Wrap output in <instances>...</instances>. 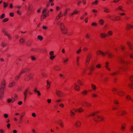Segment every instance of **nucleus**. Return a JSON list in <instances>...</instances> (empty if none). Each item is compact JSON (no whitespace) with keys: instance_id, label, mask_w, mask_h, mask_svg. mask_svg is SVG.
<instances>
[{"instance_id":"nucleus-55","label":"nucleus","mask_w":133,"mask_h":133,"mask_svg":"<svg viewBox=\"0 0 133 133\" xmlns=\"http://www.w3.org/2000/svg\"><path fill=\"white\" fill-rule=\"evenodd\" d=\"M126 98L128 100H131V97L129 95H127L126 96Z\"/></svg>"},{"instance_id":"nucleus-44","label":"nucleus","mask_w":133,"mask_h":133,"mask_svg":"<svg viewBox=\"0 0 133 133\" xmlns=\"http://www.w3.org/2000/svg\"><path fill=\"white\" fill-rule=\"evenodd\" d=\"M126 126L125 125L123 124L121 127V129L122 130L124 131L125 129V127Z\"/></svg>"},{"instance_id":"nucleus-3","label":"nucleus","mask_w":133,"mask_h":133,"mask_svg":"<svg viewBox=\"0 0 133 133\" xmlns=\"http://www.w3.org/2000/svg\"><path fill=\"white\" fill-rule=\"evenodd\" d=\"M122 68L120 66H118L117 67V68H114L113 69V71H112V73L111 75L113 76H114L117 74V73L119 72V71L118 70V69H120Z\"/></svg>"},{"instance_id":"nucleus-5","label":"nucleus","mask_w":133,"mask_h":133,"mask_svg":"<svg viewBox=\"0 0 133 133\" xmlns=\"http://www.w3.org/2000/svg\"><path fill=\"white\" fill-rule=\"evenodd\" d=\"M93 119L95 121L97 122L99 121L103 120L104 119V118L102 117L96 116V117H93Z\"/></svg>"},{"instance_id":"nucleus-58","label":"nucleus","mask_w":133,"mask_h":133,"mask_svg":"<svg viewBox=\"0 0 133 133\" xmlns=\"http://www.w3.org/2000/svg\"><path fill=\"white\" fill-rule=\"evenodd\" d=\"M45 18L43 15H42L41 17V20L42 21Z\"/></svg>"},{"instance_id":"nucleus-64","label":"nucleus","mask_w":133,"mask_h":133,"mask_svg":"<svg viewBox=\"0 0 133 133\" xmlns=\"http://www.w3.org/2000/svg\"><path fill=\"white\" fill-rule=\"evenodd\" d=\"M81 49H79L77 51L76 53L77 54H79L81 52Z\"/></svg>"},{"instance_id":"nucleus-6","label":"nucleus","mask_w":133,"mask_h":133,"mask_svg":"<svg viewBox=\"0 0 133 133\" xmlns=\"http://www.w3.org/2000/svg\"><path fill=\"white\" fill-rule=\"evenodd\" d=\"M91 57V54H88L87 55L85 61V65H88L89 63Z\"/></svg>"},{"instance_id":"nucleus-22","label":"nucleus","mask_w":133,"mask_h":133,"mask_svg":"<svg viewBox=\"0 0 133 133\" xmlns=\"http://www.w3.org/2000/svg\"><path fill=\"white\" fill-rule=\"evenodd\" d=\"M54 69L55 70L58 71L61 70V67L59 66H56L54 67Z\"/></svg>"},{"instance_id":"nucleus-59","label":"nucleus","mask_w":133,"mask_h":133,"mask_svg":"<svg viewBox=\"0 0 133 133\" xmlns=\"http://www.w3.org/2000/svg\"><path fill=\"white\" fill-rule=\"evenodd\" d=\"M55 57V56H50V58L51 60H52V59H54Z\"/></svg>"},{"instance_id":"nucleus-37","label":"nucleus","mask_w":133,"mask_h":133,"mask_svg":"<svg viewBox=\"0 0 133 133\" xmlns=\"http://www.w3.org/2000/svg\"><path fill=\"white\" fill-rule=\"evenodd\" d=\"M99 22L101 25L103 24L104 21H103L102 19H100L99 21Z\"/></svg>"},{"instance_id":"nucleus-38","label":"nucleus","mask_w":133,"mask_h":133,"mask_svg":"<svg viewBox=\"0 0 133 133\" xmlns=\"http://www.w3.org/2000/svg\"><path fill=\"white\" fill-rule=\"evenodd\" d=\"M98 2V1L97 0H96L94 2L92 3V4L93 5H96L97 4Z\"/></svg>"},{"instance_id":"nucleus-49","label":"nucleus","mask_w":133,"mask_h":133,"mask_svg":"<svg viewBox=\"0 0 133 133\" xmlns=\"http://www.w3.org/2000/svg\"><path fill=\"white\" fill-rule=\"evenodd\" d=\"M127 44L128 45L130 46V49L131 50L132 48V47L131 46V43L130 42H128L127 43Z\"/></svg>"},{"instance_id":"nucleus-34","label":"nucleus","mask_w":133,"mask_h":133,"mask_svg":"<svg viewBox=\"0 0 133 133\" xmlns=\"http://www.w3.org/2000/svg\"><path fill=\"white\" fill-rule=\"evenodd\" d=\"M92 12H93L95 13L94 16H96V14L98 12L95 9H94L92 10Z\"/></svg>"},{"instance_id":"nucleus-18","label":"nucleus","mask_w":133,"mask_h":133,"mask_svg":"<svg viewBox=\"0 0 133 133\" xmlns=\"http://www.w3.org/2000/svg\"><path fill=\"white\" fill-rule=\"evenodd\" d=\"M63 16V15H61V13L60 12L59 14L56 17L55 19V20L56 21H57L60 18L61 16Z\"/></svg>"},{"instance_id":"nucleus-28","label":"nucleus","mask_w":133,"mask_h":133,"mask_svg":"<svg viewBox=\"0 0 133 133\" xmlns=\"http://www.w3.org/2000/svg\"><path fill=\"white\" fill-rule=\"evenodd\" d=\"M77 13H78V11H74L70 15V16L71 17L73 15L76 14Z\"/></svg>"},{"instance_id":"nucleus-53","label":"nucleus","mask_w":133,"mask_h":133,"mask_svg":"<svg viewBox=\"0 0 133 133\" xmlns=\"http://www.w3.org/2000/svg\"><path fill=\"white\" fill-rule=\"evenodd\" d=\"M123 93V92L122 91H118V94L119 95L122 96V93Z\"/></svg>"},{"instance_id":"nucleus-10","label":"nucleus","mask_w":133,"mask_h":133,"mask_svg":"<svg viewBox=\"0 0 133 133\" xmlns=\"http://www.w3.org/2000/svg\"><path fill=\"white\" fill-rule=\"evenodd\" d=\"M57 24L60 25L61 30H62V29L65 28L64 24L62 23L59 22L57 23Z\"/></svg>"},{"instance_id":"nucleus-54","label":"nucleus","mask_w":133,"mask_h":133,"mask_svg":"<svg viewBox=\"0 0 133 133\" xmlns=\"http://www.w3.org/2000/svg\"><path fill=\"white\" fill-rule=\"evenodd\" d=\"M49 55L50 56H53L54 55V51H51L50 52H49Z\"/></svg>"},{"instance_id":"nucleus-30","label":"nucleus","mask_w":133,"mask_h":133,"mask_svg":"<svg viewBox=\"0 0 133 133\" xmlns=\"http://www.w3.org/2000/svg\"><path fill=\"white\" fill-rule=\"evenodd\" d=\"M19 42L20 43L22 44L24 43L25 41L24 39L23 38H21L19 40Z\"/></svg>"},{"instance_id":"nucleus-26","label":"nucleus","mask_w":133,"mask_h":133,"mask_svg":"<svg viewBox=\"0 0 133 133\" xmlns=\"http://www.w3.org/2000/svg\"><path fill=\"white\" fill-rule=\"evenodd\" d=\"M133 28V25H131L128 24L127 26L126 27V28L128 29L129 28Z\"/></svg>"},{"instance_id":"nucleus-48","label":"nucleus","mask_w":133,"mask_h":133,"mask_svg":"<svg viewBox=\"0 0 133 133\" xmlns=\"http://www.w3.org/2000/svg\"><path fill=\"white\" fill-rule=\"evenodd\" d=\"M115 18H116L115 19H111L112 20H118L120 19V17H115Z\"/></svg>"},{"instance_id":"nucleus-36","label":"nucleus","mask_w":133,"mask_h":133,"mask_svg":"<svg viewBox=\"0 0 133 133\" xmlns=\"http://www.w3.org/2000/svg\"><path fill=\"white\" fill-rule=\"evenodd\" d=\"M38 39H39L40 41H42L43 39V37L39 35L38 36Z\"/></svg>"},{"instance_id":"nucleus-14","label":"nucleus","mask_w":133,"mask_h":133,"mask_svg":"<svg viewBox=\"0 0 133 133\" xmlns=\"http://www.w3.org/2000/svg\"><path fill=\"white\" fill-rule=\"evenodd\" d=\"M119 61L121 63L123 64H125L127 63V62L123 61L122 58H120Z\"/></svg>"},{"instance_id":"nucleus-27","label":"nucleus","mask_w":133,"mask_h":133,"mask_svg":"<svg viewBox=\"0 0 133 133\" xmlns=\"http://www.w3.org/2000/svg\"><path fill=\"white\" fill-rule=\"evenodd\" d=\"M91 87L92 88V89L94 90L95 91L96 90V86L93 84H91Z\"/></svg>"},{"instance_id":"nucleus-8","label":"nucleus","mask_w":133,"mask_h":133,"mask_svg":"<svg viewBox=\"0 0 133 133\" xmlns=\"http://www.w3.org/2000/svg\"><path fill=\"white\" fill-rule=\"evenodd\" d=\"M130 79L131 81V83L128 84L130 88H132V87L133 86V76H132L130 77Z\"/></svg>"},{"instance_id":"nucleus-20","label":"nucleus","mask_w":133,"mask_h":133,"mask_svg":"<svg viewBox=\"0 0 133 133\" xmlns=\"http://www.w3.org/2000/svg\"><path fill=\"white\" fill-rule=\"evenodd\" d=\"M58 123L59 124L60 127L62 128L63 127V123L61 120H60L59 121Z\"/></svg>"},{"instance_id":"nucleus-61","label":"nucleus","mask_w":133,"mask_h":133,"mask_svg":"<svg viewBox=\"0 0 133 133\" xmlns=\"http://www.w3.org/2000/svg\"><path fill=\"white\" fill-rule=\"evenodd\" d=\"M48 27L46 26H43V29L44 30H46L48 29Z\"/></svg>"},{"instance_id":"nucleus-60","label":"nucleus","mask_w":133,"mask_h":133,"mask_svg":"<svg viewBox=\"0 0 133 133\" xmlns=\"http://www.w3.org/2000/svg\"><path fill=\"white\" fill-rule=\"evenodd\" d=\"M0 94V99H1L3 98L4 96V94Z\"/></svg>"},{"instance_id":"nucleus-2","label":"nucleus","mask_w":133,"mask_h":133,"mask_svg":"<svg viewBox=\"0 0 133 133\" xmlns=\"http://www.w3.org/2000/svg\"><path fill=\"white\" fill-rule=\"evenodd\" d=\"M5 81L4 79H3L1 82V87L0 88V94H4V90L5 88V86L6 85Z\"/></svg>"},{"instance_id":"nucleus-31","label":"nucleus","mask_w":133,"mask_h":133,"mask_svg":"<svg viewBox=\"0 0 133 133\" xmlns=\"http://www.w3.org/2000/svg\"><path fill=\"white\" fill-rule=\"evenodd\" d=\"M30 50L34 52H36L38 51V49L36 48H32Z\"/></svg>"},{"instance_id":"nucleus-57","label":"nucleus","mask_w":133,"mask_h":133,"mask_svg":"<svg viewBox=\"0 0 133 133\" xmlns=\"http://www.w3.org/2000/svg\"><path fill=\"white\" fill-rule=\"evenodd\" d=\"M28 9L29 10L32 11V9L31 6L30 5H29L28 7Z\"/></svg>"},{"instance_id":"nucleus-43","label":"nucleus","mask_w":133,"mask_h":133,"mask_svg":"<svg viewBox=\"0 0 133 133\" xmlns=\"http://www.w3.org/2000/svg\"><path fill=\"white\" fill-rule=\"evenodd\" d=\"M133 0H127V4H129L130 3H132V1Z\"/></svg>"},{"instance_id":"nucleus-24","label":"nucleus","mask_w":133,"mask_h":133,"mask_svg":"<svg viewBox=\"0 0 133 133\" xmlns=\"http://www.w3.org/2000/svg\"><path fill=\"white\" fill-rule=\"evenodd\" d=\"M29 70V69L28 68H26L25 69H23L22 70L21 72V73L20 74H19L20 75L22 73L25 72H26L28 71Z\"/></svg>"},{"instance_id":"nucleus-63","label":"nucleus","mask_w":133,"mask_h":133,"mask_svg":"<svg viewBox=\"0 0 133 133\" xmlns=\"http://www.w3.org/2000/svg\"><path fill=\"white\" fill-rule=\"evenodd\" d=\"M88 93V91H86V90H85V91H84V92H82V94L83 95H86Z\"/></svg>"},{"instance_id":"nucleus-40","label":"nucleus","mask_w":133,"mask_h":133,"mask_svg":"<svg viewBox=\"0 0 133 133\" xmlns=\"http://www.w3.org/2000/svg\"><path fill=\"white\" fill-rule=\"evenodd\" d=\"M28 93V90H25L24 92V96H27Z\"/></svg>"},{"instance_id":"nucleus-17","label":"nucleus","mask_w":133,"mask_h":133,"mask_svg":"<svg viewBox=\"0 0 133 133\" xmlns=\"http://www.w3.org/2000/svg\"><path fill=\"white\" fill-rule=\"evenodd\" d=\"M75 89L76 90L78 91L80 90V87L79 86L77 85L76 84H75Z\"/></svg>"},{"instance_id":"nucleus-46","label":"nucleus","mask_w":133,"mask_h":133,"mask_svg":"<svg viewBox=\"0 0 133 133\" xmlns=\"http://www.w3.org/2000/svg\"><path fill=\"white\" fill-rule=\"evenodd\" d=\"M9 20V19L8 18H6L4 19L2 22H5Z\"/></svg>"},{"instance_id":"nucleus-29","label":"nucleus","mask_w":133,"mask_h":133,"mask_svg":"<svg viewBox=\"0 0 133 133\" xmlns=\"http://www.w3.org/2000/svg\"><path fill=\"white\" fill-rule=\"evenodd\" d=\"M16 83V82H13L10 83L9 85V87L10 88H11Z\"/></svg>"},{"instance_id":"nucleus-12","label":"nucleus","mask_w":133,"mask_h":133,"mask_svg":"<svg viewBox=\"0 0 133 133\" xmlns=\"http://www.w3.org/2000/svg\"><path fill=\"white\" fill-rule=\"evenodd\" d=\"M81 123L79 121H77L74 124V125L77 127H79L80 126Z\"/></svg>"},{"instance_id":"nucleus-4","label":"nucleus","mask_w":133,"mask_h":133,"mask_svg":"<svg viewBox=\"0 0 133 133\" xmlns=\"http://www.w3.org/2000/svg\"><path fill=\"white\" fill-rule=\"evenodd\" d=\"M97 53H98L99 54H101L103 56H104L105 55V54H106L107 55L108 57H109L110 58H111L112 57V55L110 53L108 52H106V53L105 54V53L103 52L100 51H99Z\"/></svg>"},{"instance_id":"nucleus-9","label":"nucleus","mask_w":133,"mask_h":133,"mask_svg":"<svg viewBox=\"0 0 133 133\" xmlns=\"http://www.w3.org/2000/svg\"><path fill=\"white\" fill-rule=\"evenodd\" d=\"M2 32L6 36L9 38V40H11V36L9 34H8L7 32L4 30H3Z\"/></svg>"},{"instance_id":"nucleus-35","label":"nucleus","mask_w":133,"mask_h":133,"mask_svg":"<svg viewBox=\"0 0 133 133\" xmlns=\"http://www.w3.org/2000/svg\"><path fill=\"white\" fill-rule=\"evenodd\" d=\"M47 88L48 89H49L50 87V83L48 80L47 81Z\"/></svg>"},{"instance_id":"nucleus-13","label":"nucleus","mask_w":133,"mask_h":133,"mask_svg":"<svg viewBox=\"0 0 133 133\" xmlns=\"http://www.w3.org/2000/svg\"><path fill=\"white\" fill-rule=\"evenodd\" d=\"M108 64L109 63L108 62H106V63H105V68L107 70H108L109 71H111V70L109 67Z\"/></svg>"},{"instance_id":"nucleus-23","label":"nucleus","mask_w":133,"mask_h":133,"mask_svg":"<svg viewBox=\"0 0 133 133\" xmlns=\"http://www.w3.org/2000/svg\"><path fill=\"white\" fill-rule=\"evenodd\" d=\"M100 35L102 38H105L108 35V34H103V33H101L100 34Z\"/></svg>"},{"instance_id":"nucleus-56","label":"nucleus","mask_w":133,"mask_h":133,"mask_svg":"<svg viewBox=\"0 0 133 133\" xmlns=\"http://www.w3.org/2000/svg\"><path fill=\"white\" fill-rule=\"evenodd\" d=\"M113 32L112 31H109L108 32V33L109 35H111L112 34Z\"/></svg>"},{"instance_id":"nucleus-42","label":"nucleus","mask_w":133,"mask_h":133,"mask_svg":"<svg viewBox=\"0 0 133 133\" xmlns=\"http://www.w3.org/2000/svg\"><path fill=\"white\" fill-rule=\"evenodd\" d=\"M20 74H19V75L16 76L15 78V79L17 81L20 78Z\"/></svg>"},{"instance_id":"nucleus-33","label":"nucleus","mask_w":133,"mask_h":133,"mask_svg":"<svg viewBox=\"0 0 133 133\" xmlns=\"http://www.w3.org/2000/svg\"><path fill=\"white\" fill-rule=\"evenodd\" d=\"M104 11L105 12H107V13H108L110 11V10L109 9H107L106 8H104Z\"/></svg>"},{"instance_id":"nucleus-51","label":"nucleus","mask_w":133,"mask_h":133,"mask_svg":"<svg viewBox=\"0 0 133 133\" xmlns=\"http://www.w3.org/2000/svg\"><path fill=\"white\" fill-rule=\"evenodd\" d=\"M92 96L93 97H96L98 96L97 94H92Z\"/></svg>"},{"instance_id":"nucleus-21","label":"nucleus","mask_w":133,"mask_h":133,"mask_svg":"<svg viewBox=\"0 0 133 133\" xmlns=\"http://www.w3.org/2000/svg\"><path fill=\"white\" fill-rule=\"evenodd\" d=\"M123 7L121 6H119L118 8L116 9V10H121L123 11H124V10L123 9Z\"/></svg>"},{"instance_id":"nucleus-19","label":"nucleus","mask_w":133,"mask_h":133,"mask_svg":"<svg viewBox=\"0 0 133 133\" xmlns=\"http://www.w3.org/2000/svg\"><path fill=\"white\" fill-rule=\"evenodd\" d=\"M62 32L64 34H66L67 33V29L65 28L61 30Z\"/></svg>"},{"instance_id":"nucleus-50","label":"nucleus","mask_w":133,"mask_h":133,"mask_svg":"<svg viewBox=\"0 0 133 133\" xmlns=\"http://www.w3.org/2000/svg\"><path fill=\"white\" fill-rule=\"evenodd\" d=\"M5 16V15L3 14H2L0 17V18L2 19L4 18Z\"/></svg>"},{"instance_id":"nucleus-32","label":"nucleus","mask_w":133,"mask_h":133,"mask_svg":"<svg viewBox=\"0 0 133 133\" xmlns=\"http://www.w3.org/2000/svg\"><path fill=\"white\" fill-rule=\"evenodd\" d=\"M119 113L120 114H117L118 115H123L124 114L126 113V112L124 111H122L120 112H119Z\"/></svg>"},{"instance_id":"nucleus-39","label":"nucleus","mask_w":133,"mask_h":133,"mask_svg":"<svg viewBox=\"0 0 133 133\" xmlns=\"http://www.w3.org/2000/svg\"><path fill=\"white\" fill-rule=\"evenodd\" d=\"M8 4V3H6L5 2H4L3 3V4H4L3 7L5 8H6L8 5L7 4Z\"/></svg>"},{"instance_id":"nucleus-25","label":"nucleus","mask_w":133,"mask_h":133,"mask_svg":"<svg viewBox=\"0 0 133 133\" xmlns=\"http://www.w3.org/2000/svg\"><path fill=\"white\" fill-rule=\"evenodd\" d=\"M77 111L78 112H81L84 111L83 108L82 107H80L77 109Z\"/></svg>"},{"instance_id":"nucleus-16","label":"nucleus","mask_w":133,"mask_h":133,"mask_svg":"<svg viewBox=\"0 0 133 133\" xmlns=\"http://www.w3.org/2000/svg\"><path fill=\"white\" fill-rule=\"evenodd\" d=\"M82 105L84 106H85L86 105L88 107H89L90 105V104L87 103L85 102H84L82 103Z\"/></svg>"},{"instance_id":"nucleus-7","label":"nucleus","mask_w":133,"mask_h":133,"mask_svg":"<svg viewBox=\"0 0 133 133\" xmlns=\"http://www.w3.org/2000/svg\"><path fill=\"white\" fill-rule=\"evenodd\" d=\"M72 110L73 111L70 110V115L72 117L74 116L75 115V113L74 112V111L75 112H76L77 111V109L75 108H73Z\"/></svg>"},{"instance_id":"nucleus-62","label":"nucleus","mask_w":133,"mask_h":133,"mask_svg":"<svg viewBox=\"0 0 133 133\" xmlns=\"http://www.w3.org/2000/svg\"><path fill=\"white\" fill-rule=\"evenodd\" d=\"M59 76L61 77L62 79H64L65 77L64 75H63L61 74H59Z\"/></svg>"},{"instance_id":"nucleus-1","label":"nucleus","mask_w":133,"mask_h":133,"mask_svg":"<svg viewBox=\"0 0 133 133\" xmlns=\"http://www.w3.org/2000/svg\"><path fill=\"white\" fill-rule=\"evenodd\" d=\"M33 74L31 73H29L26 74L24 77V79L25 81H28L30 79L32 78Z\"/></svg>"},{"instance_id":"nucleus-11","label":"nucleus","mask_w":133,"mask_h":133,"mask_svg":"<svg viewBox=\"0 0 133 133\" xmlns=\"http://www.w3.org/2000/svg\"><path fill=\"white\" fill-rule=\"evenodd\" d=\"M56 94L59 97H61L62 96V93L61 91L56 90Z\"/></svg>"},{"instance_id":"nucleus-15","label":"nucleus","mask_w":133,"mask_h":133,"mask_svg":"<svg viewBox=\"0 0 133 133\" xmlns=\"http://www.w3.org/2000/svg\"><path fill=\"white\" fill-rule=\"evenodd\" d=\"M34 91L36 93L38 94V96H39L41 95V93H40V91L38 90L37 88H35L34 90Z\"/></svg>"},{"instance_id":"nucleus-52","label":"nucleus","mask_w":133,"mask_h":133,"mask_svg":"<svg viewBox=\"0 0 133 133\" xmlns=\"http://www.w3.org/2000/svg\"><path fill=\"white\" fill-rule=\"evenodd\" d=\"M31 59L32 61H35L36 59V58L34 56H32L31 57Z\"/></svg>"},{"instance_id":"nucleus-45","label":"nucleus","mask_w":133,"mask_h":133,"mask_svg":"<svg viewBox=\"0 0 133 133\" xmlns=\"http://www.w3.org/2000/svg\"><path fill=\"white\" fill-rule=\"evenodd\" d=\"M32 42L30 41H29L26 43V45L28 46H30Z\"/></svg>"},{"instance_id":"nucleus-41","label":"nucleus","mask_w":133,"mask_h":133,"mask_svg":"<svg viewBox=\"0 0 133 133\" xmlns=\"http://www.w3.org/2000/svg\"><path fill=\"white\" fill-rule=\"evenodd\" d=\"M1 45L2 46L4 47L7 45V44L4 42H3L2 43Z\"/></svg>"},{"instance_id":"nucleus-47","label":"nucleus","mask_w":133,"mask_h":133,"mask_svg":"<svg viewBox=\"0 0 133 133\" xmlns=\"http://www.w3.org/2000/svg\"><path fill=\"white\" fill-rule=\"evenodd\" d=\"M64 61H63V62L64 63H66L68 61V58H66L63 59Z\"/></svg>"}]
</instances>
